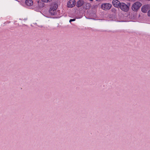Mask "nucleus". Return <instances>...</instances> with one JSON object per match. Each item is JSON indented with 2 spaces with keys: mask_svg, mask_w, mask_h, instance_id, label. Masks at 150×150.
<instances>
[{
  "mask_svg": "<svg viewBox=\"0 0 150 150\" xmlns=\"http://www.w3.org/2000/svg\"><path fill=\"white\" fill-rule=\"evenodd\" d=\"M111 11L112 12L114 13V14H115L117 12V10L115 8H112Z\"/></svg>",
  "mask_w": 150,
  "mask_h": 150,
  "instance_id": "10",
  "label": "nucleus"
},
{
  "mask_svg": "<svg viewBox=\"0 0 150 150\" xmlns=\"http://www.w3.org/2000/svg\"><path fill=\"white\" fill-rule=\"evenodd\" d=\"M148 9V7L147 6H143L141 8V11L143 13H146Z\"/></svg>",
  "mask_w": 150,
  "mask_h": 150,
  "instance_id": "8",
  "label": "nucleus"
},
{
  "mask_svg": "<svg viewBox=\"0 0 150 150\" xmlns=\"http://www.w3.org/2000/svg\"><path fill=\"white\" fill-rule=\"evenodd\" d=\"M119 8H120L122 10L125 12L127 11L129 8L128 6L123 3H121Z\"/></svg>",
  "mask_w": 150,
  "mask_h": 150,
  "instance_id": "3",
  "label": "nucleus"
},
{
  "mask_svg": "<svg viewBox=\"0 0 150 150\" xmlns=\"http://www.w3.org/2000/svg\"><path fill=\"white\" fill-rule=\"evenodd\" d=\"M10 22V21H7L6 22H5V23H9Z\"/></svg>",
  "mask_w": 150,
  "mask_h": 150,
  "instance_id": "14",
  "label": "nucleus"
},
{
  "mask_svg": "<svg viewBox=\"0 0 150 150\" xmlns=\"http://www.w3.org/2000/svg\"><path fill=\"white\" fill-rule=\"evenodd\" d=\"M52 0H42V1L45 3L50 2Z\"/></svg>",
  "mask_w": 150,
  "mask_h": 150,
  "instance_id": "11",
  "label": "nucleus"
},
{
  "mask_svg": "<svg viewBox=\"0 0 150 150\" xmlns=\"http://www.w3.org/2000/svg\"><path fill=\"white\" fill-rule=\"evenodd\" d=\"M57 8V5L55 4L54 6H51L49 10V13L51 15H54L57 14L56 10Z\"/></svg>",
  "mask_w": 150,
  "mask_h": 150,
  "instance_id": "1",
  "label": "nucleus"
},
{
  "mask_svg": "<svg viewBox=\"0 0 150 150\" xmlns=\"http://www.w3.org/2000/svg\"><path fill=\"white\" fill-rule=\"evenodd\" d=\"M76 19H71L69 20V22L71 23L72 21H74Z\"/></svg>",
  "mask_w": 150,
  "mask_h": 150,
  "instance_id": "12",
  "label": "nucleus"
},
{
  "mask_svg": "<svg viewBox=\"0 0 150 150\" xmlns=\"http://www.w3.org/2000/svg\"><path fill=\"white\" fill-rule=\"evenodd\" d=\"M25 4L28 6H30L33 4V2L32 0H26Z\"/></svg>",
  "mask_w": 150,
  "mask_h": 150,
  "instance_id": "9",
  "label": "nucleus"
},
{
  "mask_svg": "<svg viewBox=\"0 0 150 150\" xmlns=\"http://www.w3.org/2000/svg\"><path fill=\"white\" fill-rule=\"evenodd\" d=\"M148 16H150V9L147 12Z\"/></svg>",
  "mask_w": 150,
  "mask_h": 150,
  "instance_id": "13",
  "label": "nucleus"
},
{
  "mask_svg": "<svg viewBox=\"0 0 150 150\" xmlns=\"http://www.w3.org/2000/svg\"><path fill=\"white\" fill-rule=\"evenodd\" d=\"M112 5L110 3H104L101 5V7L102 9L104 10H108L111 8Z\"/></svg>",
  "mask_w": 150,
  "mask_h": 150,
  "instance_id": "4",
  "label": "nucleus"
},
{
  "mask_svg": "<svg viewBox=\"0 0 150 150\" xmlns=\"http://www.w3.org/2000/svg\"><path fill=\"white\" fill-rule=\"evenodd\" d=\"M100 0H96V1H100Z\"/></svg>",
  "mask_w": 150,
  "mask_h": 150,
  "instance_id": "15",
  "label": "nucleus"
},
{
  "mask_svg": "<svg viewBox=\"0 0 150 150\" xmlns=\"http://www.w3.org/2000/svg\"><path fill=\"white\" fill-rule=\"evenodd\" d=\"M121 3L118 0H113L112 1V5L114 7L119 8Z\"/></svg>",
  "mask_w": 150,
  "mask_h": 150,
  "instance_id": "6",
  "label": "nucleus"
},
{
  "mask_svg": "<svg viewBox=\"0 0 150 150\" xmlns=\"http://www.w3.org/2000/svg\"><path fill=\"white\" fill-rule=\"evenodd\" d=\"M84 4V1L82 0H79L76 3V6L78 7H79L82 6Z\"/></svg>",
  "mask_w": 150,
  "mask_h": 150,
  "instance_id": "7",
  "label": "nucleus"
},
{
  "mask_svg": "<svg viewBox=\"0 0 150 150\" xmlns=\"http://www.w3.org/2000/svg\"><path fill=\"white\" fill-rule=\"evenodd\" d=\"M142 6V4L139 2L134 3L132 5V8L134 11H137Z\"/></svg>",
  "mask_w": 150,
  "mask_h": 150,
  "instance_id": "2",
  "label": "nucleus"
},
{
  "mask_svg": "<svg viewBox=\"0 0 150 150\" xmlns=\"http://www.w3.org/2000/svg\"><path fill=\"white\" fill-rule=\"evenodd\" d=\"M75 0H69L67 3V6L69 8H71L75 6Z\"/></svg>",
  "mask_w": 150,
  "mask_h": 150,
  "instance_id": "5",
  "label": "nucleus"
}]
</instances>
